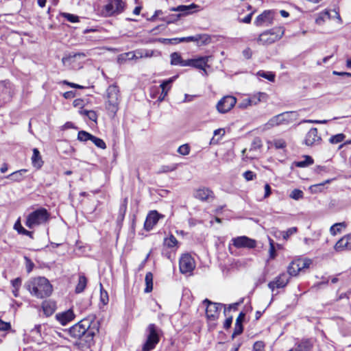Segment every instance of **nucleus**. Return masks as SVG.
<instances>
[{
  "label": "nucleus",
  "mask_w": 351,
  "mask_h": 351,
  "mask_svg": "<svg viewBox=\"0 0 351 351\" xmlns=\"http://www.w3.org/2000/svg\"><path fill=\"white\" fill-rule=\"evenodd\" d=\"M95 319V316H88L71 326L69 330L70 337L80 341L79 343L82 346L90 347L93 344L94 337L99 331Z\"/></svg>",
  "instance_id": "f257e3e1"
},
{
  "label": "nucleus",
  "mask_w": 351,
  "mask_h": 351,
  "mask_svg": "<svg viewBox=\"0 0 351 351\" xmlns=\"http://www.w3.org/2000/svg\"><path fill=\"white\" fill-rule=\"evenodd\" d=\"M25 287L32 296L40 299L49 297L53 291L49 280L41 276L30 278L25 282Z\"/></svg>",
  "instance_id": "f03ea898"
},
{
  "label": "nucleus",
  "mask_w": 351,
  "mask_h": 351,
  "mask_svg": "<svg viewBox=\"0 0 351 351\" xmlns=\"http://www.w3.org/2000/svg\"><path fill=\"white\" fill-rule=\"evenodd\" d=\"M50 219V213L45 208H40L30 213L26 219L25 225L29 228H34L46 223Z\"/></svg>",
  "instance_id": "7ed1b4c3"
},
{
  "label": "nucleus",
  "mask_w": 351,
  "mask_h": 351,
  "mask_svg": "<svg viewBox=\"0 0 351 351\" xmlns=\"http://www.w3.org/2000/svg\"><path fill=\"white\" fill-rule=\"evenodd\" d=\"M282 27H275L262 32L257 38V43L261 45H269L279 40L284 35Z\"/></svg>",
  "instance_id": "20e7f679"
},
{
  "label": "nucleus",
  "mask_w": 351,
  "mask_h": 351,
  "mask_svg": "<svg viewBox=\"0 0 351 351\" xmlns=\"http://www.w3.org/2000/svg\"><path fill=\"white\" fill-rule=\"evenodd\" d=\"M106 93V109L112 116H114L119 110L120 101L119 89L117 85H110L107 88Z\"/></svg>",
  "instance_id": "39448f33"
},
{
  "label": "nucleus",
  "mask_w": 351,
  "mask_h": 351,
  "mask_svg": "<svg viewBox=\"0 0 351 351\" xmlns=\"http://www.w3.org/2000/svg\"><path fill=\"white\" fill-rule=\"evenodd\" d=\"M160 330L154 324H150L146 329V341L142 347V351H151L154 350L160 341Z\"/></svg>",
  "instance_id": "423d86ee"
},
{
  "label": "nucleus",
  "mask_w": 351,
  "mask_h": 351,
  "mask_svg": "<svg viewBox=\"0 0 351 351\" xmlns=\"http://www.w3.org/2000/svg\"><path fill=\"white\" fill-rule=\"evenodd\" d=\"M298 114L296 112H285L271 117L265 125L266 129L278 126L280 125H289L296 121Z\"/></svg>",
  "instance_id": "0eeeda50"
},
{
  "label": "nucleus",
  "mask_w": 351,
  "mask_h": 351,
  "mask_svg": "<svg viewBox=\"0 0 351 351\" xmlns=\"http://www.w3.org/2000/svg\"><path fill=\"white\" fill-rule=\"evenodd\" d=\"M125 8V2L123 0H108L101 12L104 16H111L122 13Z\"/></svg>",
  "instance_id": "6e6552de"
},
{
  "label": "nucleus",
  "mask_w": 351,
  "mask_h": 351,
  "mask_svg": "<svg viewBox=\"0 0 351 351\" xmlns=\"http://www.w3.org/2000/svg\"><path fill=\"white\" fill-rule=\"evenodd\" d=\"M203 304L206 306V315L207 319L210 321H215L218 319L220 314V308L222 306L226 307L221 303L212 302L208 299H205ZM226 313V308L224 309V313Z\"/></svg>",
  "instance_id": "1a4fd4ad"
},
{
  "label": "nucleus",
  "mask_w": 351,
  "mask_h": 351,
  "mask_svg": "<svg viewBox=\"0 0 351 351\" xmlns=\"http://www.w3.org/2000/svg\"><path fill=\"white\" fill-rule=\"evenodd\" d=\"M179 267L182 274H191L195 267V260L190 254H184L180 258Z\"/></svg>",
  "instance_id": "9d476101"
},
{
  "label": "nucleus",
  "mask_w": 351,
  "mask_h": 351,
  "mask_svg": "<svg viewBox=\"0 0 351 351\" xmlns=\"http://www.w3.org/2000/svg\"><path fill=\"white\" fill-rule=\"evenodd\" d=\"M311 264L309 260L298 259L293 261L287 268V272L291 276H296L300 271L308 268Z\"/></svg>",
  "instance_id": "9b49d317"
},
{
  "label": "nucleus",
  "mask_w": 351,
  "mask_h": 351,
  "mask_svg": "<svg viewBox=\"0 0 351 351\" xmlns=\"http://www.w3.org/2000/svg\"><path fill=\"white\" fill-rule=\"evenodd\" d=\"M237 99L230 95L224 96L217 104V110L219 113L229 112L236 104Z\"/></svg>",
  "instance_id": "f8f14e48"
},
{
  "label": "nucleus",
  "mask_w": 351,
  "mask_h": 351,
  "mask_svg": "<svg viewBox=\"0 0 351 351\" xmlns=\"http://www.w3.org/2000/svg\"><path fill=\"white\" fill-rule=\"evenodd\" d=\"M210 36L207 34H196L193 36L174 38L169 40L172 43H179L183 42H201L202 45H206L210 42Z\"/></svg>",
  "instance_id": "ddd939ff"
},
{
  "label": "nucleus",
  "mask_w": 351,
  "mask_h": 351,
  "mask_svg": "<svg viewBox=\"0 0 351 351\" xmlns=\"http://www.w3.org/2000/svg\"><path fill=\"white\" fill-rule=\"evenodd\" d=\"M232 244L237 248L247 247L254 248L256 246V241L245 236L237 237L232 239Z\"/></svg>",
  "instance_id": "4468645a"
},
{
  "label": "nucleus",
  "mask_w": 351,
  "mask_h": 351,
  "mask_svg": "<svg viewBox=\"0 0 351 351\" xmlns=\"http://www.w3.org/2000/svg\"><path fill=\"white\" fill-rule=\"evenodd\" d=\"M211 58V56H199L197 58L188 59L187 66H192L195 69L203 70L206 72V67H208V62Z\"/></svg>",
  "instance_id": "2eb2a0df"
},
{
  "label": "nucleus",
  "mask_w": 351,
  "mask_h": 351,
  "mask_svg": "<svg viewBox=\"0 0 351 351\" xmlns=\"http://www.w3.org/2000/svg\"><path fill=\"white\" fill-rule=\"evenodd\" d=\"M193 196L200 201H210L215 197L213 191L206 187H201L194 191Z\"/></svg>",
  "instance_id": "dca6fc26"
},
{
  "label": "nucleus",
  "mask_w": 351,
  "mask_h": 351,
  "mask_svg": "<svg viewBox=\"0 0 351 351\" xmlns=\"http://www.w3.org/2000/svg\"><path fill=\"white\" fill-rule=\"evenodd\" d=\"M289 278L288 276L282 273L277 276L273 281H271L268 284V287L274 291L275 288L280 289L286 287L289 282Z\"/></svg>",
  "instance_id": "f3484780"
},
{
  "label": "nucleus",
  "mask_w": 351,
  "mask_h": 351,
  "mask_svg": "<svg viewBox=\"0 0 351 351\" xmlns=\"http://www.w3.org/2000/svg\"><path fill=\"white\" fill-rule=\"evenodd\" d=\"M162 217L163 216L159 214L156 210L151 211L146 217L144 223L145 229L147 231L151 230L154 228V226L158 223L160 218Z\"/></svg>",
  "instance_id": "a211bd4d"
},
{
  "label": "nucleus",
  "mask_w": 351,
  "mask_h": 351,
  "mask_svg": "<svg viewBox=\"0 0 351 351\" xmlns=\"http://www.w3.org/2000/svg\"><path fill=\"white\" fill-rule=\"evenodd\" d=\"M321 140L320 136L318 135L317 129L313 128L306 134L304 143L307 146H313L319 144Z\"/></svg>",
  "instance_id": "6ab92c4d"
},
{
  "label": "nucleus",
  "mask_w": 351,
  "mask_h": 351,
  "mask_svg": "<svg viewBox=\"0 0 351 351\" xmlns=\"http://www.w3.org/2000/svg\"><path fill=\"white\" fill-rule=\"evenodd\" d=\"M272 18V12L270 10H265L256 18L254 24L256 26H262L265 23L271 24Z\"/></svg>",
  "instance_id": "aec40b11"
},
{
  "label": "nucleus",
  "mask_w": 351,
  "mask_h": 351,
  "mask_svg": "<svg viewBox=\"0 0 351 351\" xmlns=\"http://www.w3.org/2000/svg\"><path fill=\"white\" fill-rule=\"evenodd\" d=\"M313 346V343L311 339H304L295 343V347L290 349L289 351H311Z\"/></svg>",
  "instance_id": "412c9836"
},
{
  "label": "nucleus",
  "mask_w": 351,
  "mask_h": 351,
  "mask_svg": "<svg viewBox=\"0 0 351 351\" xmlns=\"http://www.w3.org/2000/svg\"><path fill=\"white\" fill-rule=\"evenodd\" d=\"M56 317L62 325L65 326L74 319L75 315L73 311L69 309L61 313L56 314Z\"/></svg>",
  "instance_id": "4be33fe9"
},
{
  "label": "nucleus",
  "mask_w": 351,
  "mask_h": 351,
  "mask_svg": "<svg viewBox=\"0 0 351 351\" xmlns=\"http://www.w3.org/2000/svg\"><path fill=\"white\" fill-rule=\"evenodd\" d=\"M245 314L243 312H241L237 317L235 322L234 329V332L232 333V338L235 337L236 336L241 334L243 330V327L242 325V323L245 319Z\"/></svg>",
  "instance_id": "5701e85b"
},
{
  "label": "nucleus",
  "mask_w": 351,
  "mask_h": 351,
  "mask_svg": "<svg viewBox=\"0 0 351 351\" xmlns=\"http://www.w3.org/2000/svg\"><path fill=\"white\" fill-rule=\"evenodd\" d=\"M42 308L46 316H51L56 311V302L50 300H45L42 303Z\"/></svg>",
  "instance_id": "b1692460"
},
{
  "label": "nucleus",
  "mask_w": 351,
  "mask_h": 351,
  "mask_svg": "<svg viewBox=\"0 0 351 351\" xmlns=\"http://www.w3.org/2000/svg\"><path fill=\"white\" fill-rule=\"evenodd\" d=\"M132 54V59H138L143 58H150L155 56V51L149 49H138L134 52L130 53Z\"/></svg>",
  "instance_id": "393cba45"
},
{
  "label": "nucleus",
  "mask_w": 351,
  "mask_h": 351,
  "mask_svg": "<svg viewBox=\"0 0 351 351\" xmlns=\"http://www.w3.org/2000/svg\"><path fill=\"white\" fill-rule=\"evenodd\" d=\"M198 7L197 5L195 3H191L189 5H178L177 7H172L169 8V10L171 12H182L183 14H191L193 13V11H192L193 9L197 8Z\"/></svg>",
  "instance_id": "a878e982"
},
{
  "label": "nucleus",
  "mask_w": 351,
  "mask_h": 351,
  "mask_svg": "<svg viewBox=\"0 0 351 351\" xmlns=\"http://www.w3.org/2000/svg\"><path fill=\"white\" fill-rule=\"evenodd\" d=\"M0 92L1 93V97H2L3 99H5V96H8V97H11L12 88L11 84L9 81L4 80L0 82Z\"/></svg>",
  "instance_id": "bb28decb"
},
{
  "label": "nucleus",
  "mask_w": 351,
  "mask_h": 351,
  "mask_svg": "<svg viewBox=\"0 0 351 351\" xmlns=\"http://www.w3.org/2000/svg\"><path fill=\"white\" fill-rule=\"evenodd\" d=\"M171 65H179L181 66H187L188 60H183L181 55L178 52H173L171 54Z\"/></svg>",
  "instance_id": "cd10ccee"
},
{
  "label": "nucleus",
  "mask_w": 351,
  "mask_h": 351,
  "mask_svg": "<svg viewBox=\"0 0 351 351\" xmlns=\"http://www.w3.org/2000/svg\"><path fill=\"white\" fill-rule=\"evenodd\" d=\"M267 99V95L265 93L259 92L248 97V102H250L252 106H254L257 105L260 102L266 101Z\"/></svg>",
  "instance_id": "c85d7f7f"
},
{
  "label": "nucleus",
  "mask_w": 351,
  "mask_h": 351,
  "mask_svg": "<svg viewBox=\"0 0 351 351\" xmlns=\"http://www.w3.org/2000/svg\"><path fill=\"white\" fill-rule=\"evenodd\" d=\"M32 165L36 169H40L43 165V161L42 160V157L40 156V152L37 148L33 149V154L32 156Z\"/></svg>",
  "instance_id": "c756f323"
},
{
  "label": "nucleus",
  "mask_w": 351,
  "mask_h": 351,
  "mask_svg": "<svg viewBox=\"0 0 351 351\" xmlns=\"http://www.w3.org/2000/svg\"><path fill=\"white\" fill-rule=\"evenodd\" d=\"M335 249L337 251L350 250L349 247V242L348 241L346 236L339 239L335 245Z\"/></svg>",
  "instance_id": "7c9ffc66"
},
{
  "label": "nucleus",
  "mask_w": 351,
  "mask_h": 351,
  "mask_svg": "<svg viewBox=\"0 0 351 351\" xmlns=\"http://www.w3.org/2000/svg\"><path fill=\"white\" fill-rule=\"evenodd\" d=\"M335 249L337 251L350 250L349 247V242L348 241L346 236L339 239L335 245Z\"/></svg>",
  "instance_id": "2f4dec72"
},
{
  "label": "nucleus",
  "mask_w": 351,
  "mask_h": 351,
  "mask_svg": "<svg viewBox=\"0 0 351 351\" xmlns=\"http://www.w3.org/2000/svg\"><path fill=\"white\" fill-rule=\"evenodd\" d=\"M87 285V279L84 274H80L79 276L78 283L75 287V292L77 293H82L85 289Z\"/></svg>",
  "instance_id": "473e14b6"
},
{
  "label": "nucleus",
  "mask_w": 351,
  "mask_h": 351,
  "mask_svg": "<svg viewBox=\"0 0 351 351\" xmlns=\"http://www.w3.org/2000/svg\"><path fill=\"white\" fill-rule=\"evenodd\" d=\"M26 172V169H21L13 172L12 173L8 175L6 178L15 182H20L23 179V173Z\"/></svg>",
  "instance_id": "72a5a7b5"
},
{
  "label": "nucleus",
  "mask_w": 351,
  "mask_h": 351,
  "mask_svg": "<svg viewBox=\"0 0 351 351\" xmlns=\"http://www.w3.org/2000/svg\"><path fill=\"white\" fill-rule=\"evenodd\" d=\"M304 159L303 160L294 162L293 164L295 165V166L297 167L303 168L313 164V159L311 156H304Z\"/></svg>",
  "instance_id": "f704fd0d"
},
{
  "label": "nucleus",
  "mask_w": 351,
  "mask_h": 351,
  "mask_svg": "<svg viewBox=\"0 0 351 351\" xmlns=\"http://www.w3.org/2000/svg\"><path fill=\"white\" fill-rule=\"evenodd\" d=\"M146 287L144 290L145 293H149L153 289V274L151 272H147L145 278Z\"/></svg>",
  "instance_id": "c9c22d12"
},
{
  "label": "nucleus",
  "mask_w": 351,
  "mask_h": 351,
  "mask_svg": "<svg viewBox=\"0 0 351 351\" xmlns=\"http://www.w3.org/2000/svg\"><path fill=\"white\" fill-rule=\"evenodd\" d=\"M79 113L84 117H87L88 119L96 121L97 119V113L94 110H88L86 109L81 108L79 110Z\"/></svg>",
  "instance_id": "e433bc0d"
},
{
  "label": "nucleus",
  "mask_w": 351,
  "mask_h": 351,
  "mask_svg": "<svg viewBox=\"0 0 351 351\" xmlns=\"http://www.w3.org/2000/svg\"><path fill=\"white\" fill-rule=\"evenodd\" d=\"M22 280L21 278H16L12 280H11V284L13 287L12 289V293L14 297L17 298L19 297V291L21 286Z\"/></svg>",
  "instance_id": "4c0bfd02"
},
{
  "label": "nucleus",
  "mask_w": 351,
  "mask_h": 351,
  "mask_svg": "<svg viewBox=\"0 0 351 351\" xmlns=\"http://www.w3.org/2000/svg\"><path fill=\"white\" fill-rule=\"evenodd\" d=\"M178 243V240L173 234H171L169 237L164 239V245L169 248L177 247Z\"/></svg>",
  "instance_id": "58836bf2"
},
{
  "label": "nucleus",
  "mask_w": 351,
  "mask_h": 351,
  "mask_svg": "<svg viewBox=\"0 0 351 351\" xmlns=\"http://www.w3.org/2000/svg\"><path fill=\"white\" fill-rule=\"evenodd\" d=\"M14 228L19 234L29 236V237H32V232L25 229L21 224L20 219H18L14 223Z\"/></svg>",
  "instance_id": "ea45409f"
},
{
  "label": "nucleus",
  "mask_w": 351,
  "mask_h": 351,
  "mask_svg": "<svg viewBox=\"0 0 351 351\" xmlns=\"http://www.w3.org/2000/svg\"><path fill=\"white\" fill-rule=\"evenodd\" d=\"M128 198H125L120 205L118 219L123 220L127 211Z\"/></svg>",
  "instance_id": "a19ab883"
},
{
  "label": "nucleus",
  "mask_w": 351,
  "mask_h": 351,
  "mask_svg": "<svg viewBox=\"0 0 351 351\" xmlns=\"http://www.w3.org/2000/svg\"><path fill=\"white\" fill-rule=\"evenodd\" d=\"M173 78H170L167 80L162 82V83L160 84V87L162 88V93L159 97L160 100H162L165 98V97L167 95V88L169 86V84L173 82Z\"/></svg>",
  "instance_id": "79ce46f5"
},
{
  "label": "nucleus",
  "mask_w": 351,
  "mask_h": 351,
  "mask_svg": "<svg viewBox=\"0 0 351 351\" xmlns=\"http://www.w3.org/2000/svg\"><path fill=\"white\" fill-rule=\"evenodd\" d=\"M334 180H335V178H332V179L326 180L324 182H322V183H319V184H314V185L311 186V189L313 192H315V193L321 192L322 190V188H323V186H324L325 184H329V183H330Z\"/></svg>",
  "instance_id": "37998d69"
},
{
  "label": "nucleus",
  "mask_w": 351,
  "mask_h": 351,
  "mask_svg": "<svg viewBox=\"0 0 351 351\" xmlns=\"http://www.w3.org/2000/svg\"><path fill=\"white\" fill-rule=\"evenodd\" d=\"M326 18L330 19V14L327 10L322 12L319 14L318 16L315 19V23L319 25H322L325 21Z\"/></svg>",
  "instance_id": "c03bdc74"
},
{
  "label": "nucleus",
  "mask_w": 351,
  "mask_h": 351,
  "mask_svg": "<svg viewBox=\"0 0 351 351\" xmlns=\"http://www.w3.org/2000/svg\"><path fill=\"white\" fill-rule=\"evenodd\" d=\"M257 75L268 80L270 82H274L275 74L273 72H265L263 71H259L257 73Z\"/></svg>",
  "instance_id": "a18cd8bd"
},
{
  "label": "nucleus",
  "mask_w": 351,
  "mask_h": 351,
  "mask_svg": "<svg viewBox=\"0 0 351 351\" xmlns=\"http://www.w3.org/2000/svg\"><path fill=\"white\" fill-rule=\"evenodd\" d=\"M93 135L86 131L82 130L78 132L77 139L80 141H91Z\"/></svg>",
  "instance_id": "49530a36"
},
{
  "label": "nucleus",
  "mask_w": 351,
  "mask_h": 351,
  "mask_svg": "<svg viewBox=\"0 0 351 351\" xmlns=\"http://www.w3.org/2000/svg\"><path fill=\"white\" fill-rule=\"evenodd\" d=\"M345 137L343 134H337L332 136L329 139V142L332 144H337L343 141Z\"/></svg>",
  "instance_id": "de8ad7c7"
},
{
  "label": "nucleus",
  "mask_w": 351,
  "mask_h": 351,
  "mask_svg": "<svg viewBox=\"0 0 351 351\" xmlns=\"http://www.w3.org/2000/svg\"><path fill=\"white\" fill-rule=\"evenodd\" d=\"M91 141L99 148H101V149H106V145L105 143V142L98 138V137H96L95 136L93 135V136L91 137Z\"/></svg>",
  "instance_id": "09e8293b"
},
{
  "label": "nucleus",
  "mask_w": 351,
  "mask_h": 351,
  "mask_svg": "<svg viewBox=\"0 0 351 351\" xmlns=\"http://www.w3.org/2000/svg\"><path fill=\"white\" fill-rule=\"evenodd\" d=\"M289 197L295 200H299L304 197V193L300 189H294L291 191Z\"/></svg>",
  "instance_id": "8fccbe9b"
},
{
  "label": "nucleus",
  "mask_w": 351,
  "mask_h": 351,
  "mask_svg": "<svg viewBox=\"0 0 351 351\" xmlns=\"http://www.w3.org/2000/svg\"><path fill=\"white\" fill-rule=\"evenodd\" d=\"M345 226H346V224L343 222V223H337L331 226V228L330 229V233L332 235H335L338 232H341V227H345Z\"/></svg>",
  "instance_id": "3c124183"
},
{
  "label": "nucleus",
  "mask_w": 351,
  "mask_h": 351,
  "mask_svg": "<svg viewBox=\"0 0 351 351\" xmlns=\"http://www.w3.org/2000/svg\"><path fill=\"white\" fill-rule=\"evenodd\" d=\"M100 300L103 303V304L106 305L108 304L109 301L108 294L106 290L103 289L101 284H100Z\"/></svg>",
  "instance_id": "603ef678"
},
{
  "label": "nucleus",
  "mask_w": 351,
  "mask_h": 351,
  "mask_svg": "<svg viewBox=\"0 0 351 351\" xmlns=\"http://www.w3.org/2000/svg\"><path fill=\"white\" fill-rule=\"evenodd\" d=\"M62 16L71 23L79 22V17L70 13H62Z\"/></svg>",
  "instance_id": "864d4df0"
},
{
  "label": "nucleus",
  "mask_w": 351,
  "mask_h": 351,
  "mask_svg": "<svg viewBox=\"0 0 351 351\" xmlns=\"http://www.w3.org/2000/svg\"><path fill=\"white\" fill-rule=\"evenodd\" d=\"M178 152L181 155L186 156L190 152V147L188 144H184L178 147Z\"/></svg>",
  "instance_id": "5fc2aeb1"
},
{
  "label": "nucleus",
  "mask_w": 351,
  "mask_h": 351,
  "mask_svg": "<svg viewBox=\"0 0 351 351\" xmlns=\"http://www.w3.org/2000/svg\"><path fill=\"white\" fill-rule=\"evenodd\" d=\"M273 145L276 149H282L286 147L287 143L284 139L279 138L274 140Z\"/></svg>",
  "instance_id": "6e6d98bb"
},
{
  "label": "nucleus",
  "mask_w": 351,
  "mask_h": 351,
  "mask_svg": "<svg viewBox=\"0 0 351 351\" xmlns=\"http://www.w3.org/2000/svg\"><path fill=\"white\" fill-rule=\"evenodd\" d=\"M262 147V141L260 138L256 137L254 138L252 145H251V150H256L260 149Z\"/></svg>",
  "instance_id": "4d7b16f0"
},
{
  "label": "nucleus",
  "mask_w": 351,
  "mask_h": 351,
  "mask_svg": "<svg viewBox=\"0 0 351 351\" xmlns=\"http://www.w3.org/2000/svg\"><path fill=\"white\" fill-rule=\"evenodd\" d=\"M298 229L295 227L289 228L287 231L282 232V235L284 239H287L291 235L295 234Z\"/></svg>",
  "instance_id": "13d9d810"
},
{
  "label": "nucleus",
  "mask_w": 351,
  "mask_h": 351,
  "mask_svg": "<svg viewBox=\"0 0 351 351\" xmlns=\"http://www.w3.org/2000/svg\"><path fill=\"white\" fill-rule=\"evenodd\" d=\"M243 176L247 181H251L256 178V175L252 171H246L243 173Z\"/></svg>",
  "instance_id": "bf43d9fd"
},
{
  "label": "nucleus",
  "mask_w": 351,
  "mask_h": 351,
  "mask_svg": "<svg viewBox=\"0 0 351 351\" xmlns=\"http://www.w3.org/2000/svg\"><path fill=\"white\" fill-rule=\"evenodd\" d=\"M254 351H265V344L263 341H258L254 343L253 346Z\"/></svg>",
  "instance_id": "052dcab7"
},
{
  "label": "nucleus",
  "mask_w": 351,
  "mask_h": 351,
  "mask_svg": "<svg viewBox=\"0 0 351 351\" xmlns=\"http://www.w3.org/2000/svg\"><path fill=\"white\" fill-rule=\"evenodd\" d=\"M269 254L270 258H274L276 256V250L274 247V241L272 239H269Z\"/></svg>",
  "instance_id": "680f3d73"
},
{
  "label": "nucleus",
  "mask_w": 351,
  "mask_h": 351,
  "mask_svg": "<svg viewBox=\"0 0 351 351\" xmlns=\"http://www.w3.org/2000/svg\"><path fill=\"white\" fill-rule=\"evenodd\" d=\"M315 171L317 173L323 176L324 173L329 171V168L326 166H317Z\"/></svg>",
  "instance_id": "e2e57ef3"
},
{
  "label": "nucleus",
  "mask_w": 351,
  "mask_h": 351,
  "mask_svg": "<svg viewBox=\"0 0 351 351\" xmlns=\"http://www.w3.org/2000/svg\"><path fill=\"white\" fill-rule=\"evenodd\" d=\"M11 326L10 323L5 322L0 319V330L1 331H6L10 328Z\"/></svg>",
  "instance_id": "0e129e2a"
},
{
  "label": "nucleus",
  "mask_w": 351,
  "mask_h": 351,
  "mask_svg": "<svg viewBox=\"0 0 351 351\" xmlns=\"http://www.w3.org/2000/svg\"><path fill=\"white\" fill-rule=\"evenodd\" d=\"M25 260L27 262V273H29L32 271L34 264L27 257H25Z\"/></svg>",
  "instance_id": "69168bd1"
},
{
  "label": "nucleus",
  "mask_w": 351,
  "mask_h": 351,
  "mask_svg": "<svg viewBox=\"0 0 351 351\" xmlns=\"http://www.w3.org/2000/svg\"><path fill=\"white\" fill-rule=\"evenodd\" d=\"M252 15H253V12H251L249 14H247L245 17H244L243 19H240L239 21L241 23H250L252 21Z\"/></svg>",
  "instance_id": "338daca9"
},
{
  "label": "nucleus",
  "mask_w": 351,
  "mask_h": 351,
  "mask_svg": "<svg viewBox=\"0 0 351 351\" xmlns=\"http://www.w3.org/2000/svg\"><path fill=\"white\" fill-rule=\"evenodd\" d=\"M271 193V189L269 184L265 185L264 198H267Z\"/></svg>",
  "instance_id": "774afa93"
}]
</instances>
